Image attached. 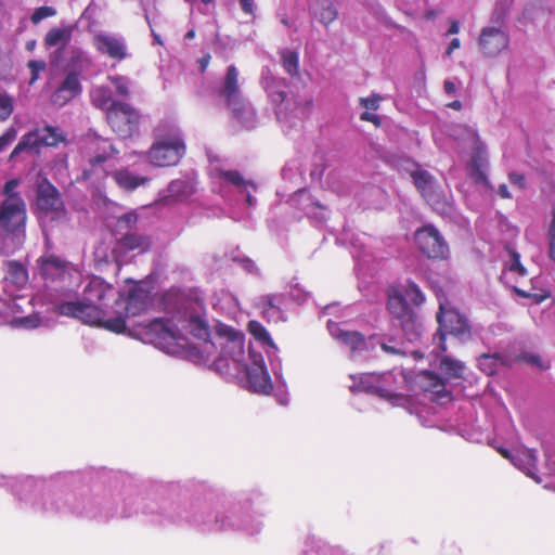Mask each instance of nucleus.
Returning a JSON list of instances; mask_svg holds the SVG:
<instances>
[{"mask_svg": "<svg viewBox=\"0 0 555 555\" xmlns=\"http://www.w3.org/2000/svg\"><path fill=\"white\" fill-rule=\"evenodd\" d=\"M106 119L120 138H130L139 131L140 114L128 103H114L108 108Z\"/></svg>", "mask_w": 555, "mask_h": 555, "instance_id": "0eeeda50", "label": "nucleus"}, {"mask_svg": "<svg viewBox=\"0 0 555 555\" xmlns=\"http://www.w3.org/2000/svg\"><path fill=\"white\" fill-rule=\"evenodd\" d=\"M108 79L115 86L118 95L122 98L129 96V86L126 77L117 75L111 76Z\"/></svg>", "mask_w": 555, "mask_h": 555, "instance_id": "37998d69", "label": "nucleus"}, {"mask_svg": "<svg viewBox=\"0 0 555 555\" xmlns=\"http://www.w3.org/2000/svg\"><path fill=\"white\" fill-rule=\"evenodd\" d=\"M210 62V55L206 54L199 60L201 72L204 73Z\"/></svg>", "mask_w": 555, "mask_h": 555, "instance_id": "774afa93", "label": "nucleus"}, {"mask_svg": "<svg viewBox=\"0 0 555 555\" xmlns=\"http://www.w3.org/2000/svg\"><path fill=\"white\" fill-rule=\"evenodd\" d=\"M27 66L31 73L29 85H33L37 81V79L39 77V73L43 72L46 69L47 63L42 60H30L28 62Z\"/></svg>", "mask_w": 555, "mask_h": 555, "instance_id": "a18cd8bd", "label": "nucleus"}, {"mask_svg": "<svg viewBox=\"0 0 555 555\" xmlns=\"http://www.w3.org/2000/svg\"><path fill=\"white\" fill-rule=\"evenodd\" d=\"M150 305V292L140 283L133 284L127 295H120L115 300V317L106 318L103 327L109 332L124 333L129 317H135L144 312Z\"/></svg>", "mask_w": 555, "mask_h": 555, "instance_id": "f03ea898", "label": "nucleus"}, {"mask_svg": "<svg viewBox=\"0 0 555 555\" xmlns=\"http://www.w3.org/2000/svg\"><path fill=\"white\" fill-rule=\"evenodd\" d=\"M440 370L451 378H463L465 365L463 362L449 356H443L440 360Z\"/></svg>", "mask_w": 555, "mask_h": 555, "instance_id": "cd10ccee", "label": "nucleus"}, {"mask_svg": "<svg viewBox=\"0 0 555 555\" xmlns=\"http://www.w3.org/2000/svg\"><path fill=\"white\" fill-rule=\"evenodd\" d=\"M13 99L0 90V121L7 120L13 113Z\"/></svg>", "mask_w": 555, "mask_h": 555, "instance_id": "ea45409f", "label": "nucleus"}, {"mask_svg": "<svg viewBox=\"0 0 555 555\" xmlns=\"http://www.w3.org/2000/svg\"><path fill=\"white\" fill-rule=\"evenodd\" d=\"M5 274L4 283L12 285L15 289L24 288L28 281V270L25 264L17 260H8L4 263Z\"/></svg>", "mask_w": 555, "mask_h": 555, "instance_id": "6ab92c4d", "label": "nucleus"}, {"mask_svg": "<svg viewBox=\"0 0 555 555\" xmlns=\"http://www.w3.org/2000/svg\"><path fill=\"white\" fill-rule=\"evenodd\" d=\"M184 330L189 332L194 338L209 343L210 326L208 321L198 313H186L184 319Z\"/></svg>", "mask_w": 555, "mask_h": 555, "instance_id": "4be33fe9", "label": "nucleus"}, {"mask_svg": "<svg viewBox=\"0 0 555 555\" xmlns=\"http://www.w3.org/2000/svg\"><path fill=\"white\" fill-rule=\"evenodd\" d=\"M251 364L247 365L242 373L246 374L249 389L254 392L269 393L272 390V383L260 353L249 352Z\"/></svg>", "mask_w": 555, "mask_h": 555, "instance_id": "ddd939ff", "label": "nucleus"}, {"mask_svg": "<svg viewBox=\"0 0 555 555\" xmlns=\"http://www.w3.org/2000/svg\"><path fill=\"white\" fill-rule=\"evenodd\" d=\"M414 240L420 251L430 260H444L450 249L447 241L433 224H425L414 233Z\"/></svg>", "mask_w": 555, "mask_h": 555, "instance_id": "423d86ee", "label": "nucleus"}, {"mask_svg": "<svg viewBox=\"0 0 555 555\" xmlns=\"http://www.w3.org/2000/svg\"><path fill=\"white\" fill-rule=\"evenodd\" d=\"M424 380V390L433 392L438 400H450L451 391L447 390L444 380L431 371H425L422 374Z\"/></svg>", "mask_w": 555, "mask_h": 555, "instance_id": "5701e85b", "label": "nucleus"}, {"mask_svg": "<svg viewBox=\"0 0 555 555\" xmlns=\"http://www.w3.org/2000/svg\"><path fill=\"white\" fill-rule=\"evenodd\" d=\"M217 334L221 352L212 363L215 370L221 374L242 373L246 369L244 334L228 325H220Z\"/></svg>", "mask_w": 555, "mask_h": 555, "instance_id": "f257e3e1", "label": "nucleus"}, {"mask_svg": "<svg viewBox=\"0 0 555 555\" xmlns=\"http://www.w3.org/2000/svg\"><path fill=\"white\" fill-rule=\"evenodd\" d=\"M424 199L440 215H446L451 211V203L439 185H436L429 193H426Z\"/></svg>", "mask_w": 555, "mask_h": 555, "instance_id": "b1692460", "label": "nucleus"}, {"mask_svg": "<svg viewBox=\"0 0 555 555\" xmlns=\"http://www.w3.org/2000/svg\"><path fill=\"white\" fill-rule=\"evenodd\" d=\"M70 39V30L66 28H51L46 37L44 44L49 48L55 47L60 43H66Z\"/></svg>", "mask_w": 555, "mask_h": 555, "instance_id": "7c9ffc66", "label": "nucleus"}, {"mask_svg": "<svg viewBox=\"0 0 555 555\" xmlns=\"http://www.w3.org/2000/svg\"><path fill=\"white\" fill-rule=\"evenodd\" d=\"M242 11L247 15L255 14L254 0H238Z\"/></svg>", "mask_w": 555, "mask_h": 555, "instance_id": "5fc2aeb1", "label": "nucleus"}, {"mask_svg": "<svg viewBox=\"0 0 555 555\" xmlns=\"http://www.w3.org/2000/svg\"><path fill=\"white\" fill-rule=\"evenodd\" d=\"M282 65L287 74L291 76H298L299 74V55L296 51L285 50L281 54Z\"/></svg>", "mask_w": 555, "mask_h": 555, "instance_id": "473e14b6", "label": "nucleus"}, {"mask_svg": "<svg viewBox=\"0 0 555 555\" xmlns=\"http://www.w3.org/2000/svg\"><path fill=\"white\" fill-rule=\"evenodd\" d=\"M360 119L363 120V121H369V122H372L374 124L376 127H379L380 126V118L375 115V114H372L370 112H363L361 115H360Z\"/></svg>", "mask_w": 555, "mask_h": 555, "instance_id": "6e6d98bb", "label": "nucleus"}, {"mask_svg": "<svg viewBox=\"0 0 555 555\" xmlns=\"http://www.w3.org/2000/svg\"><path fill=\"white\" fill-rule=\"evenodd\" d=\"M54 311L60 315L75 318L86 324L99 325L102 327L103 322L106 320L103 318V312L98 305L90 304L85 299L60 302L55 306Z\"/></svg>", "mask_w": 555, "mask_h": 555, "instance_id": "9b49d317", "label": "nucleus"}, {"mask_svg": "<svg viewBox=\"0 0 555 555\" xmlns=\"http://www.w3.org/2000/svg\"><path fill=\"white\" fill-rule=\"evenodd\" d=\"M116 183L126 191H133L140 185L145 184L149 179L133 175L128 169H119L113 175Z\"/></svg>", "mask_w": 555, "mask_h": 555, "instance_id": "393cba45", "label": "nucleus"}, {"mask_svg": "<svg viewBox=\"0 0 555 555\" xmlns=\"http://www.w3.org/2000/svg\"><path fill=\"white\" fill-rule=\"evenodd\" d=\"M498 193L502 198H511L512 197L506 184L499 185Z\"/></svg>", "mask_w": 555, "mask_h": 555, "instance_id": "69168bd1", "label": "nucleus"}, {"mask_svg": "<svg viewBox=\"0 0 555 555\" xmlns=\"http://www.w3.org/2000/svg\"><path fill=\"white\" fill-rule=\"evenodd\" d=\"M508 35L498 27H485L480 31L478 44L485 56L493 57L507 49Z\"/></svg>", "mask_w": 555, "mask_h": 555, "instance_id": "2eb2a0df", "label": "nucleus"}, {"mask_svg": "<svg viewBox=\"0 0 555 555\" xmlns=\"http://www.w3.org/2000/svg\"><path fill=\"white\" fill-rule=\"evenodd\" d=\"M219 177L235 186L247 184L242 173L237 170H221Z\"/></svg>", "mask_w": 555, "mask_h": 555, "instance_id": "79ce46f5", "label": "nucleus"}, {"mask_svg": "<svg viewBox=\"0 0 555 555\" xmlns=\"http://www.w3.org/2000/svg\"><path fill=\"white\" fill-rule=\"evenodd\" d=\"M37 206L46 212L59 211L64 207L57 189L47 179H41L37 184Z\"/></svg>", "mask_w": 555, "mask_h": 555, "instance_id": "dca6fc26", "label": "nucleus"}, {"mask_svg": "<svg viewBox=\"0 0 555 555\" xmlns=\"http://www.w3.org/2000/svg\"><path fill=\"white\" fill-rule=\"evenodd\" d=\"M460 31V23L457 21H452L450 27L447 31V35H454Z\"/></svg>", "mask_w": 555, "mask_h": 555, "instance_id": "338daca9", "label": "nucleus"}, {"mask_svg": "<svg viewBox=\"0 0 555 555\" xmlns=\"http://www.w3.org/2000/svg\"><path fill=\"white\" fill-rule=\"evenodd\" d=\"M473 137L476 139L477 146L470 159V167H486L487 157H486V149L480 141L478 132L476 130H470Z\"/></svg>", "mask_w": 555, "mask_h": 555, "instance_id": "c9c22d12", "label": "nucleus"}, {"mask_svg": "<svg viewBox=\"0 0 555 555\" xmlns=\"http://www.w3.org/2000/svg\"><path fill=\"white\" fill-rule=\"evenodd\" d=\"M337 338L347 345L351 351L365 349V338L360 332L340 331Z\"/></svg>", "mask_w": 555, "mask_h": 555, "instance_id": "c756f323", "label": "nucleus"}, {"mask_svg": "<svg viewBox=\"0 0 555 555\" xmlns=\"http://www.w3.org/2000/svg\"><path fill=\"white\" fill-rule=\"evenodd\" d=\"M218 93L224 99V102L228 108L232 111L233 116L236 119H241L243 117L246 103L240 89L238 70L236 66H228L222 86Z\"/></svg>", "mask_w": 555, "mask_h": 555, "instance_id": "9d476101", "label": "nucleus"}, {"mask_svg": "<svg viewBox=\"0 0 555 555\" xmlns=\"http://www.w3.org/2000/svg\"><path fill=\"white\" fill-rule=\"evenodd\" d=\"M139 220V216L134 211L126 212L118 217L116 222V232L117 234H121L128 231H133L137 227Z\"/></svg>", "mask_w": 555, "mask_h": 555, "instance_id": "f704fd0d", "label": "nucleus"}, {"mask_svg": "<svg viewBox=\"0 0 555 555\" xmlns=\"http://www.w3.org/2000/svg\"><path fill=\"white\" fill-rule=\"evenodd\" d=\"M150 333L155 335V340L160 346H170L177 343L182 334L179 330H175L169 321L154 320L151 322Z\"/></svg>", "mask_w": 555, "mask_h": 555, "instance_id": "a211bd4d", "label": "nucleus"}, {"mask_svg": "<svg viewBox=\"0 0 555 555\" xmlns=\"http://www.w3.org/2000/svg\"><path fill=\"white\" fill-rule=\"evenodd\" d=\"M382 101V96L378 94H372L367 98H361L360 104L366 109L377 111L379 108V103Z\"/></svg>", "mask_w": 555, "mask_h": 555, "instance_id": "09e8293b", "label": "nucleus"}, {"mask_svg": "<svg viewBox=\"0 0 555 555\" xmlns=\"http://www.w3.org/2000/svg\"><path fill=\"white\" fill-rule=\"evenodd\" d=\"M461 47V41L457 38H453L451 42L449 43L446 54L450 56L454 50L459 49Z\"/></svg>", "mask_w": 555, "mask_h": 555, "instance_id": "052dcab7", "label": "nucleus"}, {"mask_svg": "<svg viewBox=\"0 0 555 555\" xmlns=\"http://www.w3.org/2000/svg\"><path fill=\"white\" fill-rule=\"evenodd\" d=\"M263 313L270 314L271 311L280 312L281 297L274 294H268L261 298Z\"/></svg>", "mask_w": 555, "mask_h": 555, "instance_id": "a19ab883", "label": "nucleus"}, {"mask_svg": "<svg viewBox=\"0 0 555 555\" xmlns=\"http://www.w3.org/2000/svg\"><path fill=\"white\" fill-rule=\"evenodd\" d=\"M412 180L416 189L424 197L426 193H429L436 185L435 178L426 170H415L411 173Z\"/></svg>", "mask_w": 555, "mask_h": 555, "instance_id": "bb28decb", "label": "nucleus"}, {"mask_svg": "<svg viewBox=\"0 0 555 555\" xmlns=\"http://www.w3.org/2000/svg\"><path fill=\"white\" fill-rule=\"evenodd\" d=\"M113 291V286L103 279L93 276L83 288V299L93 305L102 304Z\"/></svg>", "mask_w": 555, "mask_h": 555, "instance_id": "aec40b11", "label": "nucleus"}, {"mask_svg": "<svg viewBox=\"0 0 555 555\" xmlns=\"http://www.w3.org/2000/svg\"><path fill=\"white\" fill-rule=\"evenodd\" d=\"M108 150H109V153H107L104 150L103 153L98 154L96 156L90 158V165L94 168L98 165L105 163L111 157V155L117 153V151L115 150V147L112 144L108 145Z\"/></svg>", "mask_w": 555, "mask_h": 555, "instance_id": "3c124183", "label": "nucleus"}, {"mask_svg": "<svg viewBox=\"0 0 555 555\" xmlns=\"http://www.w3.org/2000/svg\"><path fill=\"white\" fill-rule=\"evenodd\" d=\"M26 205L18 194L8 196L0 205V228L7 233L24 229Z\"/></svg>", "mask_w": 555, "mask_h": 555, "instance_id": "1a4fd4ad", "label": "nucleus"}, {"mask_svg": "<svg viewBox=\"0 0 555 555\" xmlns=\"http://www.w3.org/2000/svg\"><path fill=\"white\" fill-rule=\"evenodd\" d=\"M506 361L503 356L499 353L488 354L483 353L478 359L479 369L487 375L492 376L496 374L500 366L505 365Z\"/></svg>", "mask_w": 555, "mask_h": 555, "instance_id": "a878e982", "label": "nucleus"}, {"mask_svg": "<svg viewBox=\"0 0 555 555\" xmlns=\"http://www.w3.org/2000/svg\"><path fill=\"white\" fill-rule=\"evenodd\" d=\"M152 241L146 234L128 231L118 235L112 249L111 260L121 264L124 257L130 251L144 254L151 249Z\"/></svg>", "mask_w": 555, "mask_h": 555, "instance_id": "f8f14e48", "label": "nucleus"}, {"mask_svg": "<svg viewBox=\"0 0 555 555\" xmlns=\"http://www.w3.org/2000/svg\"><path fill=\"white\" fill-rule=\"evenodd\" d=\"M377 393L382 398H385V399L390 400V401H392V400H400L402 398L400 395L391 393V392H389L388 390H385V389H378Z\"/></svg>", "mask_w": 555, "mask_h": 555, "instance_id": "13d9d810", "label": "nucleus"}, {"mask_svg": "<svg viewBox=\"0 0 555 555\" xmlns=\"http://www.w3.org/2000/svg\"><path fill=\"white\" fill-rule=\"evenodd\" d=\"M93 44L99 53L116 62H122L130 56L126 41L113 35L98 34L93 38Z\"/></svg>", "mask_w": 555, "mask_h": 555, "instance_id": "4468645a", "label": "nucleus"}, {"mask_svg": "<svg viewBox=\"0 0 555 555\" xmlns=\"http://www.w3.org/2000/svg\"><path fill=\"white\" fill-rule=\"evenodd\" d=\"M65 141L66 135L57 127L46 126L42 129H36L24 134L13 149L10 157L14 158L24 151L40 146H56Z\"/></svg>", "mask_w": 555, "mask_h": 555, "instance_id": "6e6552de", "label": "nucleus"}, {"mask_svg": "<svg viewBox=\"0 0 555 555\" xmlns=\"http://www.w3.org/2000/svg\"><path fill=\"white\" fill-rule=\"evenodd\" d=\"M508 179L512 184L517 185L519 189H526V177L522 173L509 172Z\"/></svg>", "mask_w": 555, "mask_h": 555, "instance_id": "864d4df0", "label": "nucleus"}, {"mask_svg": "<svg viewBox=\"0 0 555 555\" xmlns=\"http://www.w3.org/2000/svg\"><path fill=\"white\" fill-rule=\"evenodd\" d=\"M40 274L44 279L55 280L67 270V262L55 255L41 256L37 260Z\"/></svg>", "mask_w": 555, "mask_h": 555, "instance_id": "412c9836", "label": "nucleus"}, {"mask_svg": "<svg viewBox=\"0 0 555 555\" xmlns=\"http://www.w3.org/2000/svg\"><path fill=\"white\" fill-rule=\"evenodd\" d=\"M41 320L38 314H29L26 317L14 318L11 320L10 324L13 327H23L27 330H33L39 326Z\"/></svg>", "mask_w": 555, "mask_h": 555, "instance_id": "58836bf2", "label": "nucleus"}, {"mask_svg": "<svg viewBox=\"0 0 555 555\" xmlns=\"http://www.w3.org/2000/svg\"><path fill=\"white\" fill-rule=\"evenodd\" d=\"M439 349L441 352L447 351V335L453 336L460 340H468L472 337V325L468 319L459 310L446 307L440 304L437 312Z\"/></svg>", "mask_w": 555, "mask_h": 555, "instance_id": "20e7f679", "label": "nucleus"}, {"mask_svg": "<svg viewBox=\"0 0 555 555\" xmlns=\"http://www.w3.org/2000/svg\"><path fill=\"white\" fill-rule=\"evenodd\" d=\"M405 298H409L414 306L420 307L425 301V295L418 287V285L412 281H409L404 289Z\"/></svg>", "mask_w": 555, "mask_h": 555, "instance_id": "4c0bfd02", "label": "nucleus"}, {"mask_svg": "<svg viewBox=\"0 0 555 555\" xmlns=\"http://www.w3.org/2000/svg\"><path fill=\"white\" fill-rule=\"evenodd\" d=\"M55 14V10L51 7H40L34 11L30 16V21L33 24H38L43 18L53 16Z\"/></svg>", "mask_w": 555, "mask_h": 555, "instance_id": "de8ad7c7", "label": "nucleus"}, {"mask_svg": "<svg viewBox=\"0 0 555 555\" xmlns=\"http://www.w3.org/2000/svg\"><path fill=\"white\" fill-rule=\"evenodd\" d=\"M443 89L448 94H454L456 92L455 83L451 80H446L443 83Z\"/></svg>", "mask_w": 555, "mask_h": 555, "instance_id": "e2e57ef3", "label": "nucleus"}, {"mask_svg": "<svg viewBox=\"0 0 555 555\" xmlns=\"http://www.w3.org/2000/svg\"><path fill=\"white\" fill-rule=\"evenodd\" d=\"M247 330L249 334L258 341H261L263 344H267L271 347H274V343L269 334V332L266 330V327L258 321H249L247 324Z\"/></svg>", "mask_w": 555, "mask_h": 555, "instance_id": "2f4dec72", "label": "nucleus"}, {"mask_svg": "<svg viewBox=\"0 0 555 555\" xmlns=\"http://www.w3.org/2000/svg\"><path fill=\"white\" fill-rule=\"evenodd\" d=\"M17 184H18V181L15 179L9 180L5 182L4 188H3V193L7 195V197L12 194H15L14 189L17 186Z\"/></svg>", "mask_w": 555, "mask_h": 555, "instance_id": "4d7b16f0", "label": "nucleus"}, {"mask_svg": "<svg viewBox=\"0 0 555 555\" xmlns=\"http://www.w3.org/2000/svg\"><path fill=\"white\" fill-rule=\"evenodd\" d=\"M485 167H470V175L476 183H486L488 181Z\"/></svg>", "mask_w": 555, "mask_h": 555, "instance_id": "603ef678", "label": "nucleus"}, {"mask_svg": "<svg viewBox=\"0 0 555 555\" xmlns=\"http://www.w3.org/2000/svg\"><path fill=\"white\" fill-rule=\"evenodd\" d=\"M386 307L410 339L416 338L420 335L417 314L410 307L404 294L398 287H388Z\"/></svg>", "mask_w": 555, "mask_h": 555, "instance_id": "39448f33", "label": "nucleus"}, {"mask_svg": "<svg viewBox=\"0 0 555 555\" xmlns=\"http://www.w3.org/2000/svg\"><path fill=\"white\" fill-rule=\"evenodd\" d=\"M508 251L511 255V263L508 266V270L511 272H516L520 276H526L527 270L520 262V255L513 249H509Z\"/></svg>", "mask_w": 555, "mask_h": 555, "instance_id": "c03bdc74", "label": "nucleus"}, {"mask_svg": "<svg viewBox=\"0 0 555 555\" xmlns=\"http://www.w3.org/2000/svg\"><path fill=\"white\" fill-rule=\"evenodd\" d=\"M519 457L526 463L527 474L532 476L531 468H535L537 466V455L535 452L531 449H526L520 452Z\"/></svg>", "mask_w": 555, "mask_h": 555, "instance_id": "49530a36", "label": "nucleus"}, {"mask_svg": "<svg viewBox=\"0 0 555 555\" xmlns=\"http://www.w3.org/2000/svg\"><path fill=\"white\" fill-rule=\"evenodd\" d=\"M514 291L518 296H520L522 298H529L534 304H541L551 296L548 291H545V289L535 291V288H533V287H531V289L528 291V289H524V288L514 286Z\"/></svg>", "mask_w": 555, "mask_h": 555, "instance_id": "e433bc0d", "label": "nucleus"}, {"mask_svg": "<svg viewBox=\"0 0 555 555\" xmlns=\"http://www.w3.org/2000/svg\"><path fill=\"white\" fill-rule=\"evenodd\" d=\"M17 137V131L14 127H10L0 137V152H2L8 145H10Z\"/></svg>", "mask_w": 555, "mask_h": 555, "instance_id": "8fccbe9b", "label": "nucleus"}, {"mask_svg": "<svg viewBox=\"0 0 555 555\" xmlns=\"http://www.w3.org/2000/svg\"><path fill=\"white\" fill-rule=\"evenodd\" d=\"M91 100L95 107L101 109H106V113L108 112V108L114 103H119L118 101H114L112 98V93L108 88L106 87H98L91 92Z\"/></svg>", "mask_w": 555, "mask_h": 555, "instance_id": "c85d7f7f", "label": "nucleus"}, {"mask_svg": "<svg viewBox=\"0 0 555 555\" xmlns=\"http://www.w3.org/2000/svg\"><path fill=\"white\" fill-rule=\"evenodd\" d=\"M185 154V144L180 133L170 128L157 127L155 140L147 152V159L157 167L176 166Z\"/></svg>", "mask_w": 555, "mask_h": 555, "instance_id": "7ed1b4c3", "label": "nucleus"}, {"mask_svg": "<svg viewBox=\"0 0 555 555\" xmlns=\"http://www.w3.org/2000/svg\"><path fill=\"white\" fill-rule=\"evenodd\" d=\"M526 361L530 364L537 365L541 369H545V366L542 365L541 358L537 354H530L526 358Z\"/></svg>", "mask_w": 555, "mask_h": 555, "instance_id": "680f3d73", "label": "nucleus"}, {"mask_svg": "<svg viewBox=\"0 0 555 555\" xmlns=\"http://www.w3.org/2000/svg\"><path fill=\"white\" fill-rule=\"evenodd\" d=\"M320 11L315 12V16L324 25H330L337 17V10L330 0L320 1Z\"/></svg>", "mask_w": 555, "mask_h": 555, "instance_id": "72a5a7b5", "label": "nucleus"}, {"mask_svg": "<svg viewBox=\"0 0 555 555\" xmlns=\"http://www.w3.org/2000/svg\"><path fill=\"white\" fill-rule=\"evenodd\" d=\"M551 217L552 218L547 229V236H552L555 238V205L552 207Z\"/></svg>", "mask_w": 555, "mask_h": 555, "instance_id": "bf43d9fd", "label": "nucleus"}, {"mask_svg": "<svg viewBox=\"0 0 555 555\" xmlns=\"http://www.w3.org/2000/svg\"><path fill=\"white\" fill-rule=\"evenodd\" d=\"M81 92L79 74L70 72L66 75L62 83L51 94V103L56 106H64Z\"/></svg>", "mask_w": 555, "mask_h": 555, "instance_id": "f3484780", "label": "nucleus"}, {"mask_svg": "<svg viewBox=\"0 0 555 555\" xmlns=\"http://www.w3.org/2000/svg\"><path fill=\"white\" fill-rule=\"evenodd\" d=\"M547 240L550 246L548 256L553 261H555V238L552 236H547Z\"/></svg>", "mask_w": 555, "mask_h": 555, "instance_id": "0e129e2a", "label": "nucleus"}]
</instances>
